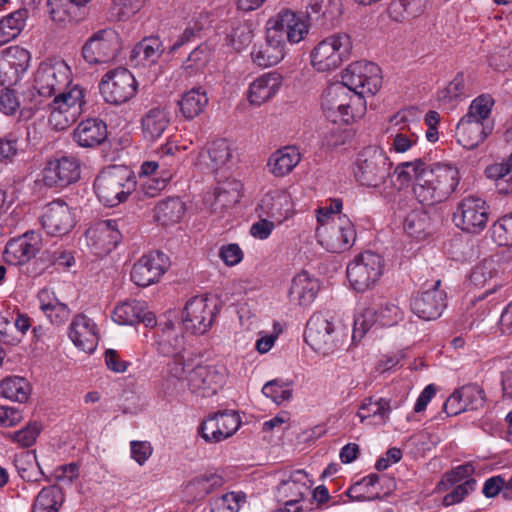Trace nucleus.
<instances>
[{
	"instance_id": "f257e3e1",
	"label": "nucleus",
	"mask_w": 512,
	"mask_h": 512,
	"mask_svg": "<svg viewBox=\"0 0 512 512\" xmlns=\"http://www.w3.org/2000/svg\"><path fill=\"white\" fill-rule=\"evenodd\" d=\"M136 183L134 172L127 165H111L97 176L94 189L101 203L115 207L126 201Z\"/></svg>"
},
{
	"instance_id": "f03ea898",
	"label": "nucleus",
	"mask_w": 512,
	"mask_h": 512,
	"mask_svg": "<svg viewBox=\"0 0 512 512\" xmlns=\"http://www.w3.org/2000/svg\"><path fill=\"white\" fill-rule=\"evenodd\" d=\"M321 107L325 117L335 124H349L365 110V101L346 86L334 84L322 95Z\"/></svg>"
},
{
	"instance_id": "7ed1b4c3",
	"label": "nucleus",
	"mask_w": 512,
	"mask_h": 512,
	"mask_svg": "<svg viewBox=\"0 0 512 512\" xmlns=\"http://www.w3.org/2000/svg\"><path fill=\"white\" fill-rule=\"evenodd\" d=\"M352 49V40L347 33H334L312 48L309 54L310 64L318 73H330L349 60Z\"/></svg>"
},
{
	"instance_id": "20e7f679",
	"label": "nucleus",
	"mask_w": 512,
	"mask_h": 512,
	"mask_svg": "<svg viewBox=\"0 0 512 512\" xmlns=\"http://www.w3.org/2000/svg\"><path fill=\"white\" fill-rule=\"evenodd\" d=\"M49 103V125L56 131L70 127L83 112L86 104L85 91L73 84L68 89L58 92Z\"/></svg>"
},
{
	"instance_id": "39448f33",
	"label": "nucleus",
	"mask_w": 512,
	"mask_h": 512,
	"mask_svg": "<svg viewBox=\"0 0 512 512\" xmlns=\"http://www.w3.org/2000/svg\"><path fill=\"white\" fill-rule=\"evenodd\" d=\"M341 336V324L333 314L315 313L306 324L304 338L316 352L327 355L338 346Z\"/></svg>"
},
{
	"instance_id": "423d86ee",
	"label": "nucleus",
	"mask_w": 512,
	"mask_h": 512,
	"mask_svg": "<svg viewBox=\"0 0 512 512\" xmlns=\"http://www.w3.org/2000/svg\"><path fill=\"white\" fill-rule=\"evenodd\" d=\"M384 267L385 262L381 255L373 251H364L356 255L347 265V279L355 291L365 292L379 282Z\"/></svg>"
},
{
	"instance_id": "0eeeda50",
	"label": "nucleus",
	"mask_w": 512,
	"mask_h": 512,
	"mask_svg": "<svg viewBox=\"0 0 512 512\" xmlns=\"http://www.w3.org/2000/svg\"><path fill=\"white\" fill-rule=\"evenodd\" d=\"M341 79V84L362 100L365 96L375 95L382 85L380 67L366 60L349 64L342 72Z\"/></svg>"
},
{
	"instance_id": "6e6552de",
	"label": "nucleus",
	"mask_w": 512,
	"mask_h": 512,
	"mask_svg": "<svg viewBox=\"0 0 512 512\" xmlns=\"http://www.w3.org/2000/svg\"><path fill=\"white\" fill-rule=\"evenodd\" d=\"M72 85L71 68L62 59L41 62L34 75V88L43 97H52Z\"/></svg>"
},
{
	"instance_id": "1a4fd4ad",
	"label": "nucleus",
	"mask_w": 512,
	"mask_h": 512,
	"mask_svg": "<svg viewBox=\"0 0 512 512\" xmlns=\"http://www.w3.org/2000/svg\"><path fill=\"white\" fill-rule=\"evenodd\" d=\"M310 24L300 13L290 9H283L268 19L266 31L279 39L283 45L286 43L298 44L308 35Z\"/></svg>"
},
{
	"instance_id": "9d476101",
	"label": "nucleus",
	"mask_w": 512,
	"mask_h": 512,
	"mask_svg": "<svg viewBox=\"0 0 512 512\" xmlns=\"http://www.w3.org/2000/svg\"><path fill=\"white\" fill-rule=\"evenodd\" d=\"M137 81L126 68H116L105 73L99 83L105 102L121 105L131 100L137 92Z\"/></svg>"
},
{
	"instance_id": "9b49d317",
	"label": "nucleus",
	"mask_w": 512,
	"mask_h": 512,
	"mask_svg": "<svg viewBox=\"0 0 512 512\" xmlns=\"http://www.w3.org/2000/svg\"><path fill=\"white\" fill-rule=\"evenodd\" d=\"M121 50L119 34L111 28L101 29L90 36L82 47V56L88 64H107L116 59Z\"/></svg>"
},
{
	"instance_id": "f8f14e48",
	"label": "nucleus",
	"mask_w": 512,
	"mask_h": 512,
	"mask_svg": "<svg viewBox=\"0 0 512 512\" xmlns=\"http://www.w3.org/2000/svg\"><path fill=\"white\" fill-rule=\"evenodd\" d=\"M319 243L332 253H340L349 249L355 239L356 231L347 216L334 217L327 225L316 229Z\"/></svg>"
},
{
	"instance_id": "ddd939ff",
	"label": "nucleus",
	"mask_w": 512,
	"mask_h": 512,
	"mask_svg": "<svg viewBox=\"0 0 512 512\" xmlns=\"http://www.w3.org/2000/svg\"><path fill=\"white\" fill-rule=\"evenodd\" d=\"M217 304L205 295L195 296L187 301L183 311V326L192 334H204L213 325Z\"/></svg>"
},
{
	"instance_id": "4468645a",
	"label": "nucleus",
	"mask_w": 512,
	"mask_h": 512,
	"mask_svg": "<svg viewBox=\"0 0 512 512\" xmlns=\"http://www.w3.org/2000/svg\"><path fill=\"white\" fill-rule=\"evenodd\" d=\"M489 219V207L486 202L476 196L463 198L453 213V222L456 227L467 233H479Z\"/></svg>"
},
{
	"instance_id": "2eb2a0df",
	"label": "nucleus",
	"mask_w": 512,
	"mask_h": 512,
	"mask_svg": "<svg viewBox=\"0 0 512 512\" xmlns=\"http://www.w3.org/2000/svg\"><path fill=\"white\" fill-rule=\"evenodd\" d=\"M241 426L240 415L233 410L219 411L208 416L198 428L207 443H219L232 437Z\"/></svg>"
},
{
	"instance_id": "dca6fc26",
	"label": "nucleus",
	"mask_w": 512,
	"mask_h": 512,
	"mask_svg": "<svg viewBox=\"0 0 512 512\" xmlns=\"http://www.w3.org/2000/svg\"><path fill=\"white\" fill-rule=\"evenodd\" d=\"M170 265L169 258L160 251L143 254L133 265L130 277L139 287L150 286L160 280Z\"/></svg>"
},
{
	"instance_id": "f3484780",
	"label": "nucleus",
	"mask_w": 512,
	"mask_h": 512,
	"mask_svg": "<svg viewBox=\"0 0 512 512\" xmlns=\"http://www.w3.org/2000/svg\"><path fill=\"white\" fill-rule=\"evenodd\" d=\"M222 370L215 365H197L188 375L189 389L202 397L215 395L224 383Z\"/></svg>"
},
{
	"instance_id": "a211bd4d",
	"label": "nucleus",
	"mask_w": 512,
	"mask_h": 512,
	"mask_svg": "<svg viewBox=\"0 0 512 512\" xmlns=\"http://www.w3.org/2000/svg\"><path fill=\"white\" fill-rule=\"evenodd\" d=\"M85 238L87 245L96 256L106 255L116 247L119 240L116 221L97 222L86 231Z\"/></svg>"
},
{
	"instance_id": "6ab92c4d",
	"label": "nucleus",
	"mask_w": 512,
	"mask_h": 512,
	"mask_svg": "<svg viewBox=\"0 0 512 512\" xmlns=\"http://www.w3.org/2000/svg\"><path fill=\"white\" fill-rule=\"evenodd\" d=\"M41 223L48 234L62 236L74 227L75 219L70 207L65 202L55 200L45 207Z\"/></svg>"
},
{
	"instance_id": "aec40b11",
	"label": "nucleus",
	"mask_w": 512,
	"mask_h": 512,
	"mask_svg": "<svg viewBox=\"0 0 512 512\" xmlns=\"http://www.w3.org/2000/svg\"><path fill=\"white\" fill-rule=\"evenodd\" d=\"M174 174L169 162H142L139 171L141 186L146 195H158L170 182Z\"/></svg>"
},
{
	"instance_id": "412c9836",
	"label": "nucleus",
	"mask_w": 512,
	"mask_h": 512,
	"mask_svg": "<svg viewBox=\"0 0 512 512\" xmlns=\"http://www.w3.org/2000/svg\"><path fill=\"white\" fill-rule=\"evenodd\" d=\"M440 280L433 288L416 295L411 301V309L419 318L431 321L441 316L446 307L445 293L439 289Z\"/></svg>"
},
{
	"instance_id": "4be33fe9",
	"label": "nucleus",
	"mask_w": 512,
	"mask_h": 512,
	"mask_svg": "<svg viewBox=\"0 0 512 512\" xmlns=\"http://www.w3.org/2000/svg\"><path fill=\"white\" fill-rule=\"evenodd\" d=\"M68 336L73 344L86 353H92L98 344L96 323L85 314H76L69 326Z\"/></svg>"
},
{
	"instance_id": "5701e85b",
	"label": "nucleus",
	"mask_w": 512,
	"mask_h": 512,
	"mask_svg": "<svg viewBox=\"0 0 512 512\" xmlns=\"http://www.w3.org/2000/svg\"><path fill=\"white\" fill-rule=\"evenodd\" d=\"M242 186L240 181L228 179L205 195L204 205L212 213L222 214L240 201Z\"/></svg>"
},
{
	"instance_id": "b1692460",
	"label": "nucleus",
	"mask_w": 512,
	"mask_h": 512,
	"mask_svg": "<svg viewBox=\"0 0 512 512\" xmlns=\"http://www.w3.org/2000/svg\"><path fill=\"white\" fill-rule=\"evenodd\" d=\"M283 76L277 71L266 72L255 78L248 86L246 95L250 105L261 106L270 101L279 92Z\"/></svg>"
},
{
	"instance_id": "393cba45",
	"label": "nucleus",
	"mask_w": 512,
	"mask_h": 512,
	"mask_svg": "<svg viewBox=\"0 0 512 512\" xmlns=\"http://www.w3.org/2000/svg\"><path fill=\"white\" fill-rule=\"evenodd\" d=\"M30 58V53L25 48L10 47L6 58L0 60V84L11 86L20 81L29 67Z\"/></svg>"
},
{
	"instance_id": "a878e982",
	"label": "nucleus",
	"mask_w": 512,
	"mask_h": 512,
	"mask_svg": "<svg viewBox=\"0 0 512 512\" xmlns=\"http://www.w3.org/2000/svg\"><path fill=\"white\" fill-rule=\"evenodd\" d=\"M92 0H47L51 20L61 26L84 19Z\"/></svg>"
},
{
	"instance_id": "bb28decb",
	"label": "nucleus",
	"mask_w": 512,
	"mask_h": 512,
	"mask_svg": "<svg viewBox=\"0 0 512 512\" xmlns=\"http://www.w3.org/2000/svg\"><path fill=\"white\" fill-rule=\"evenodd\" d=\"M41 237L35 231L26 232L23 236L10 240L5 248V257L14 265L29 262L39 252Z\"/></svg>"
},
{
	"instance_id": "cd10ccee",
	"label": "nucleus",
	"mask_w": 512,
	"mask_h": 512,
	"mask_svg": "<svg viewBox=\"0 0 512 512\" xmlns=\"http://www.w3.org/2000/svg\"><path fill=\"white\" fill-rule=\"evenodd\" d=\"M79 162H46L40 180L48 187L63 188L80 179Z\"/></svg>"
},
{
	"instance_id": "c85d7f7f",
	"label": "nucleus",
	"mask_w": 512,
	"mask_h": 512,
	"mask_svg": "<svg viewBox=\"0 0 512 512\" xmlns=\"http://www.w3.org/2000/svg\"><path fill=\"white\" fill-rule=\"evenodd\" d=\"M391 400L384 397H366L359 405L356 417L367 426H383L390 420Z\"/></svg>"
},
{
	"instance_id": "c756f323",
	"label": "nucleus",
	"mask_w": 512,
	"mask_h": 512,
	"mask_svg": "<svg viewBox=\"0 0 512 512\" xmlns=\"http://www.w3.org/2000/svg\"><path fill=\"white\" fill-rule=\"evenodd\" d=\"M259 209L263 215L280 224L293 214V202L286 191L273 190L261 199Z\"/></svg>"
},
{
	"instance_id": "7c9ffc66",
	"label": "nucleus",
	"mask_w": 512,
	"mask_h": 512,
	"mask_svg": "<svg viewBox=\"0 0 512 512\" xmlns=\"http://www.w3.org/2000/svg\"><path fill=\"white\" fill-rule=\"evenodd\" d=\"M112 318L120 325H134L142 322L152 327L156 324L154 314L147 310L144 302L137 300L118 304L113 310Z\"/></svg>"
},
{
	"instance_id": "2f4dec72",
	"label": "nucleus",
	"mask_w": 512,
	"mask_h": 512,
	"mask_svg": "<svg viewBox=\"0 0 512 512\" xmlns=\"http://www.w3.org/2000/svg\"><path fill=\"white\" fill-rule=\"evenodd\" d=\"M310 493V480L308 474L302 470H296L290 476L282 480L277 487L276 497L278 502H304Z\"/></svg>"
},
{
	"instance_id": "473e14b6",
	"label": "nucleus",
	"mask_w": 512,
	"mask_h": 512,
	"mask_svg": "<svg viewBox=\"0 0 512 512\" xmlns=\"http://www.w3.org/2000/svg\"><path fill=\"white\" fill-rule=\"evenodd\" d=\"M424 175L433 179L434 184L438 186L442 197L445 199L456 190L460 180L459 168L445 162H436L430 166L426 164Z\"/></svg>"
},
{
	"instance_id": "72a5a7b5",
	"label": "nucleus",
	"mask_w": 512,
	"mask_h": 512,
	"mask_svg": "<svg viewBox=\"0 0 512 512\" xmlns=\"http://www.w3.org/2000/svg\"><path fill=\"white\" fill-rule=\"evenodd\" d=\"M491 124L481 122L463 116L456 127V138L458 143L466 149H473L482 143L491 133Z\"/></svg>"
},
{
	"instance_id": "f704fd0d",
	"label": "nucleus",
	"mask_w": 512,
	"mask_h": 512,
	"mask_svg": "<svg viewBox=\"0 0 512 512\" xmlns=\"http://www.w3.org/2000/svg\"><path fill=\"white\" fill-rule=\"evenodd\" d=\"M286 55V46L275 36L266 31L264 44L254 46L251 52L252 62L261 68L277 65Z\"/></svg>"
},
{
	"instance_id": "c9c22d12",
	"label": "nucleus",
	"mask_w": 512,
	"mask_h": 512,
	"mask_svg": "<svg viewBox=\"0 0 512 512\" xmlns=\"http://www.w3.org/2000/svg\"><path fill=\"white\" fill-rule=\"evenodd\" d=\"M107 125L99 118H88L81 121L74 130L73 137L82 147L94 148L107 138Z\"/></svg>"
},
{
	"instance_id": "e433bc0d",
	"label": "nucleus",
	"mask_w": 512,
	"mask_h": 512,
	"mask_svg": "<svg viewBox=\"0 0 512 512\" xmlns=\"http://www.w3.org/2000/svg\"><path fill=\"white\" fill-rule=\"evenodd\" d=\"M319 289L318 280L303 271L293 277L288 296L292 303L307 307L313 303Z\"/></svg>"
},
{
	"instance_id": "4c0bfd02",
	"label": "nucleus",
	"mask_w": 512,
	"mask_h": 512,
	"mask_svg": "<svg viewBox=\"0 0 512 512\" xmlns=\"http://www.w3.org/2000/svg\"><path fill=\"white\" fill-rule=\"evenodd\" d=\"M169 125L170 113L165 108H151L141 118L142 134L150 141L160 138Z\"/></svg>"
},
{
	"instance_id": "58836bf2",
	"label": "nucleus",
	"mask_w": 512,
	"mask_h": 512,
	"mask_svg": "<svg viewBox=\"0 0 512 512\" xmlns=\"http://www.w3.org/2000/svg\"><path fill=\"white\" fill-rule=\"evenodd\" d=\"M427 162H401L395 168L389 179L396 190L400 191L409 186L412 181L418 182L424 177Z\"/></svg>"
},
{
	"instance_id": "ea45409f",
	"label": "nucleus",
	"mask_w": 512,
	"mask_h": 512,
	"mask_svg": "<svg viewBox=\"0 0 512 512\" xmlns=\"http://www.w3.org/2000/svg\"><path fill=\"white\" fill-rule=\"evenodd\" d=\"M27 18L28 9L22 7L0 20V46L14 40L22 32Z\"/></svg>"
},
{
	"instance_id": "a19ab883",
	"label": "nucleus",
	"mask_w": 512,
	"mask_h": 512,
	"mask_svg": "<svg viewBox=\"0 0 512 512\" xmlns=\"http://www.w3.org/2000/svg\"><path fill=\"white\" fill-rule=\"evenodd\" d=\"M307 17L322 19L331 25L342 14L341 0H308L306 5Z\"/></svg>"
},
{
	"instance_id": "79ce46f5",
	"label": "nucleus",
	"mask_w": 512,
	"mask_h": 512,
	"mask_svg": "<svg viewBox=\"0 0 512 512\" xmlns=\"http://www.w3.org/2000/svg\"><path fill=\"white\" fill-rule=\"evenodd\" d=\"M185 212L184 203L178 197H170L159 202L154 208V216L162 226L178 223Z\"/></svg>"
},
{
	"instance_id": "37998d69",
	"label": "nucleus",
	"mask_w": 512,
	"mask_h": 512,
	"mask_svg": "<svg viewBox=\"0 0 512 512\" xmlns=\"http://www.w3.org/2000/svg\"><path fill=\"white\" fill-rule=\"evenodd\" d=\"M14 465L19 476L27 482H39L44 473L37 462L35 451H23L15 455Z\"/></svg>"
},
{
	"instance_id": "c03bdc74",
	"label": "nucleus",
	"mask_w": 512,
	"mask_h": 512,
	"mask_svg": "<svg viewBox=\"0 0 512 512\" xmlns=\"http://www.w3.org/2000/svg\"><path fill=\"white\" fill-rule=\"evenodd\" d=\"M464 97H466V85L462 72L457 73L447 86L437 92L439 103L447 109L455 108Z\"/></svg>"
},
{
	"instance_id": "a18cd8bd",
	"label": "nucleus",
	"mask_w": 512,
	"mask_h": 512,
	"mask_svg": "<svg viewBox=\"0 0 512 512\" xmlns=\"http://www.w3.org/2000/svg\"><path fill=\"white\" fill-rule=\"evenodd\" d=\"M207 103L206 92L201 88H193L182 95L178 106L183 117L193 119L204 111Z\"/></svg>"
},
{
	"instance_id": "49530a36",
	"label": "nucleus",
	"mask_w": 512,
	"mask_h": 512,
	"mask_svg": "<svg viewBox=\"0 0 512 512\" xmlns=\"http://www.w3.org/2000/svg\"><path fill=\"white\" fill-rule=\"evenodd\" d=\"M64 502V493L57 485L43 488L36 496L32 512H59Z\"/></svg>"
},
{
	"instance_id": "de8ad7c7",
	"label": "nucleus",
	"mask_w": 512,
	"mask_h": 512,
	"mask_svg": "<svg viewBox=\"0 0 512 512\" xmlns=\"http://www.w3.org/2000/svg\"><path fill=\"white\" fill-rule=\"evenodd\" d=\"M30 394L31 386L23 377H7L0 382V395L11 401L24 403Z\"/></svg>"
},
{
	"instance_id": "09e8293b",
	"label": "nucleus",
	"mask_w": 512,
	"mask_h": 512,
	"mask_svg": "<svg viewBox=\"0 0 512 512\" xmlns=\"http://www.w3.org/2000/svg\"><path fill=\"white\" fill-rule=\"evenodd\" d=\"M162 51V43L159 38H144L133 48L131 59L137 60V64H153L160 58Z\"/></svg>"
},
{
	"instance_id": "8fccbe9b",
	"label": "nucleus",
	"mask_w": 512,
	"mask_h": 512,
	"mask_svg": "<svg viewBox=\"0 0 512 512\" xmlns=\"http://www.w3.org/2000/svg\"><path fill=\"white\" fill-rule=\"evenodd\" d=\"M485 173L494 180L500 193H512V162H493L486 167Z\"/></svg>"
},
{
	"instance_id": "3c124183",
	"label": "nucleus",
	"mask_w": 512,
	"mask_h": 512,
	"mask_svg": "<svg viewBox=\"0 0 512 512\" xmlns=\"http://www.w3.org/2000/svg\"><path fill=\"white\" fill-rule=\"evenodd\" d=\"M430 227V218L428 214L422 210L411 211L403 222L405 233L414 239L422 240L428 235Z\"/></svg>"
},
{
	"instance_id": "603ef678",
	"label": "nucleus",
	"mask_w": 512,
	"mask_h": 512,
	"mask_svg": "<svg viewBox=\"0 0 512 512\" xmlns=\"http://www.w3.org/2000/svg\"><path fill=\"white\" fill-rule=\"evenodd\" d=\"M231 160L239 158L240 153L235 143L227 139H217L209 144L206 150L199 153V160Z\"/></svg>"
},
{
	"instance_id": "864d4df0",
	"label": "nucleus",
	"mask_w": 512,
	"mask_h": 512,
	"mask_svg": "<svg viewBox=\"0 0 512 512\" xmlns=\"http://www.w3.org/2000/svg\"><path fill=\"white\" fill-rule=\"evenodd\" d=\"M213 52L207 44L198 45L183 62L182 68L189 76L202 73L210 62Z\"/></svg>"
},
{
	"instance_id": "5fc2aeb1",
	"label": "nucleus",
	"mask_w": 512,
	"mask_h": 512,
	"mask_svg": "<svg viewBox=\"0 0 512 512\" xmlns=\"http://www.w3.org/2000/svg\"><path fill=\"white\" fill-rule=\"evenodd\" d=\"M415 197L423 205H433L445 200L438 186L428 176L421 177L413 188Z\"/></svg>"
},
{
	"instance_id": "6e6d98bb",
	"label": "nucleus",
	"mask_w": 512,
	"mask_h": 512,
	"mask_svg": "<svg viewBox=\"0 0 512 512\" xmlns=\"http://www.w3.org/2000/svg\"><path fill=\"white\" fill-rule=\"evenodd\" d=\"M159 351L165 356H178L184 348V337L173 326H167L160 335Z\"/></svg>"
},
{
	"instance_id": "4d7b16f0",
	"label": "nucleus",
	"mask_w": 512,
	"mask_h": 512,
	"mask_svg": "<svg viewBox=\"0 0 512 512\" xmlns=\"http://www.w3.org/2000/svg\"><path fill=\"white\" fill-rule=\"evenodd\" d=\"M222 484L223 479L220 476L211 474L193 479L191 482H189L186 489L194 499H202L206 495L213 492L216 488L220 487Z\"/></svg>"
},
{
	"instance_id": "13d9d810",
	"label": "nucleus",
	"mask_w": 512,
	"mask_h": 512,
	"mask_svg": "<svg viewBox=\"0 0 512 512\" xmlns=\"http://www.w3.org/2000/svg\"><path fill=\"white\" fill-rule=\"evenodd\" d=\"M354 173L357 181L368 187L378 186L385 178V170H380L377 162H359Z\"/></svg>"
},
{
	"instance_id": "bf43d9fd",
	"label": "nucleus",
	"mask_w": 512,
	"mask_h": 512,
	"mask_svg": "<svg viewBox=\"0 0 512 512\" xmlns=\"http://www.w3.org/2000/svg\"><path fill=\"white\" fill-rule=\"evenodd\" d=\"M494 103V99L490 94H481L472 100L464 116L477 120L482 124H489L488 120Z\"/></svg>"
},
{
	"instance_id": "052dcab7",
	"label": "nucleus",
	"mask_w": 512,
	"mask_h": 512,
	"mask_svg": "<svg viewBox=\"0 0 512 512\" xmlns=\"http://www.w3.org/2000/svg\"><path fill=\"white\" fill-rule=\"evenodd\" d=\"M41 432V425L34 421L28 423L24 428L5 434V438L10 440L22 448H28L35 444Z\"/></svg>"
},
{
	"instance_id": "680f3d73",
	"label": "nucleus",
	"mask_w": 512,
	"mask_h": 512,
	"mask_svg": "<svg viewBox=\"0 0 512 512\" xmlns=\"http://www.w3.org/2000/svg\"><path fill=\"white\" fill-rule=\"evenodd\" d=\"M292 392L291 384L279 379L267 382L262 388V393L277 404L289 401L292 397Z\"/></svg>"
},
{
	"instance_id": "e2e57ef3",
	"label": "nucleus",
	"mask_w": 512,
	"mask_h": 512,
	"mask_svg": "<svg viewBox=\"0 0 512 512\" xmlns=\"http://www.w3.org/2000/svg\"><path fill=\"white\" fill-rule=\"evenodd\" d=\"M376 312V320L382 327H391L398 324L404 318V312L395 303L386 302Z\"/></svg>"
},
{
	"instance_id": "0e129e2a",
	"label": "nucleus",
	"mask_w": 512,
	"mask_h": 512,
	"mask_svg": "<svg viewBox=\"0 0 512 512\" xmlns=\"http://www.w3.org/2000/svg\"><path fill=\"white\" fill-rule=\"evenodd\" d=\"M459 390L466 411L478 410L484 406L485 394L480 386L475 384L465 385Z\"/></svg>"
},
{
	"instance_id": "69168bd1",
	"label": "nucleus",
	"mask_w": 512,
	"mask_h": 512,
	"mask_svg": "<svg viewBox=\"0 0 512 512\" xmlns=\"http://www.w3.org/2000/svg\"><path fill=\"white\" fill-rule=\"evenodd\" d=\"M496 271V262L493 259H484L473 268L470 274V282L475 287H484L494 277Z\"/></svg>"
},
{
	"instance_id": "338daca9",
	"label": "nucleus",
	"mask_w": 512,
	"mask_h": 512,
	"mask_svg": "<svg viewBox=\"0 0 512 512\" xmlns=\"http://www.w3.org/2000/svg\"><path fill=\"white\" fill-rule=\"evenodd\" d=\"M474 472V467L469 464H463L455 467L450 472L446 473L440 483L438 484L440 490H447L453 485L465 482L467 479H471L470 476Z\"/></svg>"
},
{
	"instance_id": "774afa93",
	"label": "nucleus",
	"mask_w": 512,
	"mask_h": 512,
	"mask_svg": "<svg viewBox=\"0 0 512 512\" xmlns=\"http://www.w3.org/2000/svg\"><path fill=\"white\" fill-rule=\"evenodd\" d=\"M245 502V496L230 492L216 498L211 504V512H239L241 503Z\"/></svg>"
}]
</instances>
